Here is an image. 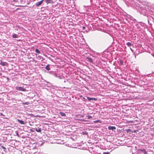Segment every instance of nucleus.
Here are the masks:
<instances>
[{"label":"nucleus","instance_id":"obj_19","mask_svg":"<svg viewBox=\"0 0 154 154\" xmlns=\"http://www.w3.org/2000/svg\"><path fill=\"white\" fill-rule=\"evenodd\" d=\"M88 117V119H90L91 118H92V117L91 116H87Z\"/></svg>","mask_w":154,"mask_h":154},{"label":"nucleus","instance_id":"obj_17","mask_svg":"<svg viewBox=\"0 0 154 154\" xmlns=\"http://www.w3.org/2000/svg\"><path fill=\"white\" fill-rule=\"evenodd\" d=\"M119 62L121 65H122L123 64V61L122 60H120Z\"/></svg>","mask_w":154,"mask_h":154},{"label":"nucleus","instance_id":"obj_6","mask_svg":"<svg viewBox=\"0 0 154 154\" xmlns=\"http://www.w3.org/2000/svg\"><path fill=\"white\" fill-rule=\"evenodd\" d=\"M86 98H87V99L89 101H91V100H97V98H90L89 97H86Z\"/></svg>","mask_w":154,"mask_h":154},{"label":"nucleus","instance_id":"obj_25","mask_svg":"<svg viewBox=\"0 0 154 154\" xmlns=\"http://www.w3.org/2000/svg\"><path fill=\"white\" fill-rule=\"evenodd\" d=\"M130 49H131V51H133V50H132V49L131 48H130Z\"/></svg>","mask_w":154,"mask_h":154},{"label":"nucleus","instance_id":"obj_18","mask_svg":"<svg viewBox=\"0 0 154 154\" xmlns=\"http://www.w3.org/2000/svg\"><path fill=\"white\" fill-rule=\"evenodd\" d=\"M0 146L2 149H4V150L6 149V148L5 147H4L1 144H0Z\"/></svg>","mask_w":154,"mask_h":154},{"label":"nucleus","instance_id":"obj_15","mask_svg":"<svg viewBox=\"0 0 154 154\" xmlns=\"http://www.w3.org/2000/svg\"><path fill=\"white\" fill-rule=\"evenodd\" d=\"M29 102H24L23 103V105H28L29 104Z\"/></svg>","mask_w":154,"mask_h":154},{"label":"nucleus","instance_id":"obj_23","mask_svg":"<svg viewBox=\"0 0 154 154\" xmlns=\"http://www.w3.org/2000/svg\"><path fill=\"white\" fill-rule=\"evenodd\" d=\"M82 28L84 29L85 28V27L84 26H83Z\"/></svg>","mask_w":154,"mask_h":154},{"label":"nucleus","instance_id":"obj_12","mask_svg":"<svg viewBox=\"0 0 154 154\" xmlns=\"http://www.w3.org/2000/svg\"><path fill=\"white\" fill-rule=\"evenodd\" d=\"M59 113L62 116H66V114L63 112H60Z\"/></svg>","mask_w":154,"mask_h":154},{"label":"nucleus","instance_id":"obj_5","mask_svg":"<svg viewBox=\"0 0 154 154\" xmlns=\"http://www.w3.org/2000/svg\"><path fill=\"white\" fill-rule=\"evenodd\" d=\"M108 129L109 130H113L116 129V128L115 126H109L108 127Z\"/></svg>","mask_w":154,"mask_h":154},{"label":"nucleus","instance_id":"obj_1","mask_svg":"<svg viewBox=\"0 0 154 154\" xmlns=\"http://www.w3.org/2000/svg\"><path fill=\"white\" fill-rule=\"evenodd\" d=\"M147 152L144 149L139 150L138 151L139 154H146Z\"/></svg>","mask_w":154,"mask_h":154},{"label":"nucleus","instance_id":"obj_26","mask_svg":"<svg viewBox=\"0 0 154 154\" xmlns=\"http://www.w3.org/2000/svg\"><path fill=\"white\" fill-rule=\"evenodd\" d=\"M82 97V95H81L80 96V97Z\"/></svg>","mask_w":154,"mask_h":154},{"label":"nucleus","instance_id":"obj_16","mask_svg":"<svg viewBox=\"0 0 154 154\" xmlns=\"http://www.w3.org/2000/svg\"><path fill=\"white\" fill-rule=\"evenodd\" d=\"M35 52L36 53H38V54H40V52L39 50L38 49H36Z\"/></svg>","mask_w":154,"mask_h":154},{"label":"nucleus","instance_id":"obj_21","mask_svg":"<svg viewBox=\"0 0 154 154\" xmlns=\"http://www.w3.org/2000/svg\"><path fill=\"white\" fill-rule=\"evenodd\" d=\"M103 154H110L109 152H104Z\"/></svg>","mask_w":154,"mask_h":154},{"label":"nucleus","instance_id":"obj_20","mask_svg":"<svg viewBox=\"0 0 154 154\" xmlns=\"http://www.w3.org/2000/svg\"><path fill=\"white\" fill-rule=\"evenodd\" d=\"M16 135L18 137H19V134H18V132L17 131H16Z\"/></svg>","mask_w":154,"mask_h":154},{"label":"nucleus","instance_id":"obj_27","mask_svg":"<svg viewBox=\"0 0 154 154\" xmlns=\"http://www.w3.org/2000/svg\"><path fill=\"white\" fill-rule=\"evenodd\" d=\"M135 57L136 58V55H135Z\"/></svg>","mask_w":154,"mask_h":154},{"label":"nucleus","instance_id":"obj_3","mask_svg":"<svg viewBox=\"0 0 154 154\" xmlns=\"http://www.w3.org/2000/svg\"><path fill=\"white\" fill-rule=\"evenodd\" d=\"M43 0H42L40 2H39L37 3H36V5L37 7H38L40 5H41V4H42V3L43 2Z\"/></svg>","mask_w":154,"mask_h":154},{"label":"nucleus","instance_id":"obj_22","mask_svg":"<svg viewBox=\"0 0 154 154\" xmlns=\"http://www.w3.org/2000/svg\"><path fill=\"white\" fill-rule=\"evenodd\" d=\"M54 75H55V76L56 77H57V75L56 74H54Z\"/></svg>","mask_w":154,"mask_h":154},{"label":"nucleus","instance_id":"obj_24","mask_svg":"<svg viewBox=\"0 0 154 154\" xmlns=\"http://www.w3.org/2000/svg\"><path fill=\"white\" fill-rule=\"evenodd\" d=\"M83 99H84L86 100V99L84 97H83Z\"/></svg>","mask_w":154,"mask_h":154},{"label":"nucleus","instance_id":"obj_7","mask_svg":"<svg viewBox=\"0 0 154 154\" xmlns=\"http://www.w3.org/2000/svg\"><path fill=\"white\" fill-rule=\"evenodd\" d=\"M87 59L88 60L87 61L89 62L92 63H93V61L91 58L88 57H87Z\"/></svg>","mask_w":154,"mask_h":154},{"label":"nucleus","instance_id":"obj_13","mask_svg":"<svg viewBox=\"0 0 154 154\" xmlns=\"http://www.w3.org/2000/svg\"><path fill=\"white\" fill-rule=\"evenodd\" d=\"M45 68L47 70H49L50 69V68L49 67V65L48 64L46 67Z\"/></svg>","mask_w":154,"mask_h":154},{"label":"nucleus","instance_id":"obj_10","mask_svg":"<svg viewBox=\"0 0 154 154\" xmlns=\"http://www.w3.org/2000/svg\"><path fill=\"white\" fill-rule=\"evenodd\" d=\"M7 63L5 62H1L0 64L1 65L3 66H6L7 65Z\"/></svg>","mask_w":154,"mask_h":154},{"label":"nucleus","instance_id":"obj_2","mask_svg":"<svg viewBox=\"0 0 154 154\" xmlns=\"http://www.w3.org/2000/svg\"><path fill=\"white\" fill-rule=\"evenodd\" d=\"M17 89L19 91H26V89L24 88H23L21 87H17Z\"/></svg>","mask_w":154,"mask_h":154},{"label":"nucleus","instance_id":"obj_4","mask_svg":"<svg viewBox=\"0 0 154 154\" xmlns=\"http://www.w3.org/2000/svg\"><path fill=\"white\" fill-rule=\"evenodd\" d=\"M17 121L18 122L21 124L25 125L26 124L22 120H20L19 119H17Z\"/></svg>","mask_w":154,"mask_h":154},{"label":"nucleus","instance_id":"obj_8","mask_svg":"<svg viewBox=\"0 0 154 154\" xmlns=\"http://www.w3.org/2000/svg\"><path fill=\"white\" fill-rule=\"evenodd\" d=\"M43 0V1H44V0ZM45 1L46 3L47 4L52 3L53 2V1L52 0H45Z\"/></svg>","mask_w":154,"mask_h":154},{"label":"nucleus","instance_id":"obj_14","mask_svg":"<svg viewBox=\"0 0 154 154\" xmlns=\"http://www.w3.org/2000/svg\"><path fill=\"white\" fill-rule=\"evenodd\" d=\"M126 45H127L128 46V47H129V46H130L131 45V42H128L127 43H126Z\"/></svg>","mask_w":154,"mask_h":154},{"label":"nucleus","instance_id":"obj_11","mask_svg":"<svg viewBox=\"0 0 154 154\" xmlns=\"http://www.w3.org/2000/svg\"><path fill=\"white\" fill-rule=\"evenodd\" d=\"M35 130V131L38 132H41V129L40 128H36Z\"/></svg>","mask_w":154,"mask_h":154},{"label":"nucleus","instance_id":"obj_28","mask_svg":"<svg viewBox=\"0 0 154 154\" xmlns=\"http://www.w3.org/2000/svg\"><path fill=\"white\" fill-rule=\"evenodd\" d=\"M96 121H94V122H96Z\"/></svg>","mask_w":154,"mask_h":154},{"label":"nucleus","instance_id":"obj_9","mask_svg":"<svg viewBox=\"0 0 154 154\" xmlns=\"http://www.w3.org/2000/svg\"><path fill=\"white\" fill-rule=\"evenodd\" d=\"M12 37L14 38H17L18 37V36L16 34H14L12 35Z\"/></svg>","mask_w":154,"mask_h":154}]
</instances>
